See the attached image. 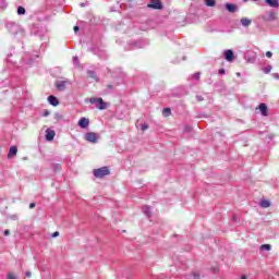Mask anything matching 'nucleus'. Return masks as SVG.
<instances>
[{"mask_svg": "<svg viewBox=\"0 0 279 279\" xmlns=\"http://www.w3.org/2000/svg\"><path fill=\"white\" fill-rule=\"evenodd\" d=\"M226 10H228V12L234 13V12H236V7H235V4L227 3Z\"/></svg>", "mask_w": 279, "mask_h": 279, "instance_id": "nucleus-14", "label": "nucleus"}, {"mask_svg": "<svg viewBox=\"0 0 279 279\" xmlns=\"http://www.w3.org/2000/svg\"><path fill=\"white\" fill-rule=\"evenodd\" d=\"M254 1H258V0H254Z\"/></svg>", "mask_w": 279, "mask_h": 279, "instance_id": "nucleus-43", "label": "nucleus"}, {"mask_svg": "<svg viewBox=\"0 0 279 279\" xmlns=\"http://www.w3.org/2000/svg\"><path fill=\"white\" fill-rule=\"evenodd\" d=\"M17 151H19V148H16V146H11L9 149L8 158H12L16 156Z\"/></svg>", "mask_w": 279, "mask_h": 279, "instance_id": "nucleus-11", "label": "nucleus"}, {"mask_svg": "<svg viewBox=\"0 0 279 279\" xmlns=\"http://www.w3.org/2000/svg\"><path fill=\"white\" fill-rule=\"evenodd\" d=\"M192 276L194 279H199V274H197V272H192Z\"/></svg>", "mask_w": 279, "mask_h": 279, "instance_id": "nucleus-27", "label": "nucleus"}, {"mask_svg": "<svg viewBox=\"0 0 279 279\" xmlns=\"http://www.w3.org/2000/svg\"><path fill=\"white\" fill-rule=\"evenodd\" d=\"M95 178H106V175H110V169L108 167H102L94 170Z\"/></svg>", "mask_w": 279, "mask_h": 279, "instance_id": "nucleus-2", "label": "nucleus"}, {"mask_svg": "<svg viewBox=\"0 0 279 279\" xmlns=\"http://www.w3.org/2000/svg\"><path fill=\"white\" fill-rule=\"evenodd\" d=\"M54 137H56V131L47 129L46 130V140L53 141Z\"/></svg>", "mask_w": 279, "mask_h": 279, "instance_id": "nucleus-6", "label": "nucleus"}, {"mask_svg": "<svg viewBox=\"0 0 279 279\" xmlns=\"http://www.w3.org/2000/svg\"><path fill=\"white\" fill-rule=\"evenodd\" d=\"M260 252H269L271 251V244H264L259 246Z\"/></svg>", "mask_w": 279, "mask_h": 279, "instance_id": "nucleus-17", "label": "nucleus"}, {"mask_svg": "<svg viewBox=\"0 0 279 279\" xmlns=\"http://www.w3.org/2000/svg\"><path fill=\"white\" fill-rule=\"evenodd\" d=\"M74 32L75 33L80 32V27L78 26H74Z\"/></svg>", "mask_w": 279, "mask_h": 279, "instance_id": "nucleus-39", "label": "nucleus"}, {"mask_svg": "<svg viewBox=\"0 0 279 279\" xmlns=\"http://www.w3.org/2000/svg\"><path fill=\"white\" fill-rule=\"evenodd\" d=\"M265 3L270 8H279V0H265Z\"/></svg>", "mask_w": 279, "mask_h": 279, "instance_id": "nucleus-9", "label": "nucleus"}, {"mask_svg": "<svg viewBox=\"0 0 279 279\" xmlns=\"http://www.w3.org/2000/svg\"><path fill=\"white\" fill-rule=\"evenodd\" d=\"M17 14H25V8L19 7L17 8Z\"/></svg>", "mask_w": 279, "mask_h": 279, "instance_id": "nucleus-23", "label": "nucleus"}, {"mask_svg": "<svg viewBox=\"0 0 279 279\" xmlns=\"http://www.w3.org/2000/svg\"><path fill=\"white\" fill-rule=\"evenodd\" d=\"M144 213L146 215V217H151V210L149 209V207H144Z\"/></svg>", "mask_w": 279, "mask_h": 279, "instance_id": "nucleus-21", "label": "nucleus"}, {"mask_svg": "<svg viewBox=\"0 0 279 279\" xmlns=\"http://www.w3.org/2000/svg\"><path fill=\"white\" fill-rule=\"evenodd\" d=\"M240 76H241V73H240V72H238V73H236V77H240Z\"/></svg>", "mask_w": 279, "mask_h": 279, "instance_id": "nucleus-40", "label": "nucleus"}, {"mask_svg": "<svg viewBox=\"0 0 279 279\" xmlns=\"http://www.w3.org/2000/svg\"><path fill=\"white\" fill-rule=\"evenodd\" d=\"M32 276V271H26V278H29Z\"/></svg>", "mask_w": 279, "mask_h": 279, "instance_id": "nucleus-38", "label": "nucleus"}, {"mask_svg": "<svg viewBox=\"0 0 279 279\" xmlns=\"http://www.w3.org/2000/svg\"><path fill=\"white\" fill-rule=\"evenodd\" d=\"M272 77H275L276 80H279V74L275 73V74H272Z\"/></svg>", "mask_w": 279, "mask_h": 279, "instance_id": "nucleus-36", "label": "nucleus"}, {"mask_svg": "<svg viewBox=\"0 0 279 279\" xmlns=\"http://www.w3.org/2000/svg\"><path fill=\"white\" fill-rule=\"evenodd\" d=\"M148 128H149V125L143 124V125H142V131L145 132V130H148Z\"/></svg>", "mask_w": 279, "mask_h": 279, "instance_id": "nucleus-28", "label": "nucleus"}, {"mask_svg": "<svg viewBox=\"0 0 279 279\" xmlns=\"http://www.w3.org/2000/svg\"><path fill=\"white\" fill-rule=\"evenodd\" d=\"M259 205L262 208H269V206H271V202L267 201V199H262L259 202Z\"/></svg>", "mask_w": 279, "mask_h": 279, "instance_id": "nucleus-15", "label": "nucleus"}, {"mask_svg": "<svg viewBox=\"0 0 279 279\" xmlns=\"http://www.w3.org/2000/svg\"><path fill=\"white\" fill-rule=\"evenodd\" d=\"M89 124H90V120H88V118H82L78 121V126L82 128L83 130H86V128H88Z\"/></svg>", "mask_w": 279, "mask_h": 279, "instance_id": "nucleus-5", "label": "nucleus"}, {"mask_svg": "<svg viewBox=\"0 0 279 279\" xmlns=\"http://www.w3.org/2000/svg\"><path fill=\"white\" fill-rule=\"evenodd\" d=\"M66 84H68L66 81H59L56 83V86H57L58 90H65Z\"/></svg>", "mask_w": 279, "mask_h": 279, "instance_id": "nucleus-8", "label": "nucleus"}, {"mask_svg": "<svg viewBox=\"0 0 279 279\" xmlns=\"http://www.w3.org/2000/svg\"><path fill=\"white\" fill-rule=\"evenodd\" d=\"M241 279H247V277L246 276H242Z\"/></svg>", "mask_w": 279, "mask_h": 279, "instance_id": "nucleus-41", "label": "nucleus"}, {"mask_svg": "<svg viewBox=\"0 0 279 279\" xmlns=\"http://www.w3.org/2000/svg\"><path fill=\"white\" fill-rule=\"evenodd\" d=\"M85 141H88V143H97V133L95 132L86 133Z\"/></svg>", "mask_w": 279, "mask_h": 279, "instance_id": "nucleus-4", "label": "nucleus"}, {"mask_svg": "<svg viewBox=\"0 0 279 279\" xmlns=\"http://www.w3.org/2000/svg\"><path fill=\"white\" fill-rule=\"evenodd\" d=\"M196 99H197L198 101H204V97H202V96H196Z\"/></svg>", "mask_w": 279, "mask_h": 279, "instance_id": "nucleus-34", "label": "nucleus"}, {"mask_svg": "<svg viewBox=\"0 0 279 279\" xmlns=\"http://www.w3.org/2000/svg\"><path fill=\"white\" fill-rule=\"evenodd\" d=\"M191 126H185L184 132H191Z\"/></svg>", "mask_w": 279, "mask_h": 279, "instance_id": "nucleus-35", "label": "nucleus"}, {"mask_svg": "<svg viewBox=\"0 0 279 279\" xmlns=\"http://www.w3.org/2000/svg\"><path fill=\"white\" fill-rule=\"evenodd\" d=\"M89 102L95 104L98 110H106L108 108V104L104 102L102 98H90Z\"/></svg>", "mask_w": 279, "mask_h": 279, "instance_id": "nucleus-1", "label": "nucleus"}, {"mask_svg": "<svg viewBox=\"0 0 279 279\" xmlns=\"http://www.w3.org/2000/svg\"><path fill=\"white\" fill-rule=\"evenodd\" d=\"M204 2L207 8H215V5H217V1L215 0H204Z\"/></svg>", "mask_w": 279, "mask_h": 279, "instance_id": "nucleus-16", "label": "nucleus"}, {"mask_svg": "<svg viewBox=\"0 0 279 279\" xmlns=\"http://www.w3.org/2000/svg\"><path fill=\"white\" fill-rule=\"evenodd\" d=\"M259 111L263 114V117H267L269 114L267 105H265V104L259 105Z\"/></svg>", "mask_w": 279, "mask_h": 279, "instance_id": "nucleus-10", "label": "nucleus"}, {"mask_svg": "<svg viewBox=\"0 0 279 279\" xmlns=\"http://www.w3.org/2000/svg\"><path fill=\"white\" fill-rule=\"evenodd\" d=\"M201 75H202V74H201L199 72H197V73L194 74V78H195V80H199V76H201Z\"/></svg>", "mask_w": 279, "mask_h": 279, "instance_id": "nucleus-29", "label": "nucleus"}, {"mask_svg": "<svg viewBox=\"0 0 279 279\" xmlns=\"http://www.w3.org/2000/svg\"><path fill=\"white\" fill-rule=\"evenodd\" d=\"M219 74H220V75H226V70H225V69H220V70H219Z\"/></svg>", "mask_w": 279, "mask_h": 279, "instance_id": "nucleus-30", "label": "nucleus"}, {"mask_svg": "<svg viewBox=\"0 0 279 279\" xmlns=\"http://www.w3.org/2000/svg\"><path fill=\"white\" fill-rule=\"evenodd\" d=\"M74 64L76 65V66H80V60L77 59V57H74Z\"/></svg>", "mask_w": 279, "mask_h": 279, "instance_id": "nucleus-25", "label": "nucleus"}, {"mask_svg": "<svg viewBox=\"0 0 279 279\" xmlns=\"http://www.w3.org/2000/svg\"><path fill=\"white\" fill-rule=\"evenodd\" d=\"M232 219H233V221H236V217H233Z\"/></svg>", "mask_w": 279, "mask_h": 279, "instance_id": "nucleus-42", "label": "nucleus"}, {"mask_svg": "<svg viewBox=\"0 0 279 279\" xmlns=\"http://www.w3.org/2000/svg\"><path fill=\"white\" fill-rule=\"evenodd\" d=\"M48 101L51 106H59L60 104V101H58V98H56L54 96H49Z\"/></svg>", "mask_w": 279, "mask_h": 279, "instance_id": "nucleus-13", "label": "nucleus"}, {"mask_svg": "<svg viewBox=\"0 0 279 279\" xmlns=\"http://www.w3.org/2000/svg\"><path fill=\"white\" fill-rule=\"evenodd\" d=\"M225 58L228 62H232L234 60V52L232 50H226Z\"/></svg>", "mask_w": 279, "mask_h": 279, "instance_id": "nucleus-7", "label": "nucleus"}, {"mask_svg": "<svg viewBox=\"0 0 279 279\" xmlns=\"http://www.w3.org/2000/svg\"><path fill=\"white\" fill-rule=\"evenodd\" d=\"M57 236H60V232H58V231L52 233V239H56Z\"/></svg>", "mask_w": 279, "mask_h": 279, "instance_id": "nucleus-26", "label": "nucleus"}, {"mask_svg": "<svg viewBox=\"0 0 279 279\" xmlns=\"http://www.w3.org/2000/svg\"><path fill=\"white\" fill-rule=\"evenodd\" d=\"M266 56H267L268 58H271V56H274V53H271V51H267V52H266Z\"/></svg>", "mask_w": 279, "mask_h": 279, "instance_id": "nucleus-33", "label": "nucleus"}, {"mask_svg": "<svg viewBox=\"0 0 279 279\" xmlns=\"http://www.w3.org/2000/svg\"><path fill=\"white\" fill-rule=\"evenodd\" d=\"M271 69H272L271 65H267L266 68H263L262 71H263L264 73H266V74H269V73H271Z\"/></svg>", "mask_w": 279, "mask_h": 279, "instance_id": "nucleus-20", "label": "nucleus"}, {"mask_svg": "<svg viewBox=\"0 0 279 279\" xmlns=\"http://www.w3.org/2000/svg\"><path fill=\"white\" fill-rule=\"evenodd\" d=\"M49 114H50L49 110H45L43 116L44 117H49Z\"/></svg>", "mask_w": 279, "mask_h": 279, "instance_id": "nucleus-31", "label": "nucleus"}, {"mask_svg": "<svg viewBox=\"0 0 279 279\" xmlns=\"http://www.w3.org/2000/svg\"><path fill=\"white\" fill-rule=\"evenodd\" d=\"M267 21H276V13L269 12Z\"/></svg>", "mask_w": 279, "mask_h": 279, "instance_id": "nucleus-19", "label": "nucleus"}, {"mask_svg": "<svg viewBox=\"0 0 279 279\" xmlns=\"http://www.w3.org/2000/svg\"><path fill=\"white\" fill-rule=\"evenodd\" d=\"M147 8H149L150 10H162V1L150 0V3L147 4Z\"/></svg>", "mask_w": 279, "mask_h": 279, "instance_id": "nucleus-3", "label": "nucleus"}, {"mask_svg": "<svg viewBox=\"0 0 279 279\" xmlns=\"http://www.w3.org/2000/svg\"><path fill=\"white\" fill-rule=\"evenodd\" d=\"M240 22L243 27H250V25H252V20L247 17H242Z\"/></svg>", "mask_w": 279, "mask_h": 279, "instance_id": "nucleus-12", "label": "nucleus"}, {"mask_svg": "<svg viewBox=\"0 0 279 279\" xmlns=\"http://www.w3.org/2000/svg\"><path fill=\"white\" fill-rule=\"evenodd\" d=\"M162 116L163 117H171V108H165L162 110Z\"/></svg>", "mask_w": 279, "mask_h": 279, "instance_id": "nucleus-18", "label": "nucleus"}, {"mask_svg": "<svg viewBox=\"0 0 279 279\" xmlns=\"http://www.w3.org/2000/svg\"><path fill=\"white\" fill-rule=\"evenodd\" d=\"M8 279H16V277L14 276V272H9Z\"/></svg>", "mask_w": 279, "mask_h": 279, "instance_id": "nucleus-24", "label": "nucleus"}, {"mask_svg": "<svg viewBox=\"0 0 279 279\" xmlns=\"http://www.w3.org/2000/svg\"><path fill=\"white\" fill-rule=\"evenodd\" d=\"M29 208H36V204L35 203H31L29 204Z\"/></svg>", "mask_w": 279, "mask_h": 279, "instance_id": "nucleus-37", "label": "nucleus"}, {"mask_svg": "<svg viewBox=\"0 0 279 279\" xmlns=\"http://www.w3.org/2000/svg\"><path fill=\"white\" fill-rule=\"evenodd\" d=\"M88 75H89V77H92V80H95L96 82H98V78H97V76L95 75V72L88 71Z\"/></svg>", "mask_w": 279, "mask_h": 279, "instance_id": "nucleus-22", "label": "nucleus"}, {"mask_svg": "<svg viewBox=\"0 0 279 279\" xmlns=\"http://www.w3.org/2000/svg\"><path fill=\"white\" fill-rule=\"evenodd\" d=\"M4 236H10V230H4Z\"/></svg>", "mask_w": 279, "mask_h": 279, "instance_id": "nucleus-32", "label": "nucleus"}]
</instances>
